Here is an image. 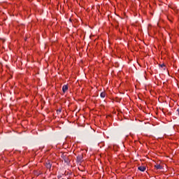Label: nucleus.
Segmentation results:
<instances>
[{
  "label": "nucleus",
  "mask_w": 179,
  "mask_h": 179,
  "mask_svg": "<svg viewBox=\"0 0 179 179\" xmlns=\"http://www.w3.org/2000/svg\"><path fill=\"white\" fill-rule=\"evenodd\" d=\"M61 157L64 161V163H66V164H69V163L71 162V157L68 156L66 152L62 153L61 155Z\"/></svg>",
  "instance_id": "1"
},
{
  "label": "nucleus",
  "mask_w": 179,
  "mask_h": 179,
  "mask_svg": "<svg viewBox=\"0 0 179 179\" xmlns=\"http://www.w3.org/2000/svg\"><path fill=\"white\" fill-rule=\"evenodd\" d=\"M45 166L47 169H48L50 170L51 169V167L52 166V164H51V162L50 161H47L45 164Z\"/></svg>",
  "instance_id": "2"
},
{
  "label": "nucleus",
  "mask_w": 179,
  "mask_h": 179,
  "mask_svg": "<svg viewBox=\"0 0 179 179\" xmlns=\"http://www.w3.org/2000/svg\"><path fill=\"white\" fill-rule=\"evenodd\" d=\"M155 167L157 170H162L163 169V166H162L160 164H155Z\"/></svg>",
  "instance_id": "3"
},
{
  "label": "nucleus",
  "mask_w": 179,
  "mask_h": 179,
  "mask_svg": "<svg viewBox=\"0 0 179 179\" xmlns=\"http://www.w3.org/2000/svg\"><path fill=\"white\" fill-rule=\"evenodd\" d=\"M138 170H140V171H145L146 170V167L145 166H138Z\"/></svg>",
  "instance_id": "4"
},
{
  "label": "nucleus",
  "mask_w": 179,
  "mask_h": 179,
  "mask_svg": "<svg viewBox=\"0 0 179 179\" xmlns=\"http://www.w3.org/2000/svg\"><path fill=\"white\" fill-rule=\"evenodd\" d=\"M66 90H68V85H64L62 87L63 92L65 93V92H66Z\"/></svg>",
  "instance_id": "5"
},
{
  "label": "nucleus",
  "mask_w": 179,
  "mask_h": 179,
  "mask_svg": "<svg viewBox=\"0 0 179 179\" xmlns=\"http://www.w3.org/2000/svg\"><path fill=\"white\" fill-rule=\"evenodd\" d=\"M83 157L82 155H79L77 157L78 162H82Z\"/></svg>",
  "instance_id": "6"
},
{
  "label": "nucleus",
  "mask_w": 179,
  "mask_h": 179,
  "mask_svg": "<svg viewBox=\"0 0 179 179\" xmlns=\"http://www.w3.org/2000/svg\"><path fill=\"white\" fill-rule=\"evenodd\" d=\"M101 97H102L103 99H104V97H106V92H101Z\"/></svg>",
  "instance_id": "7"
},
{
  "label": "nucleus",
  "mask_w": 179,
  "mask_h": 179,
  "mask_svg": "<svg viewBox=\"0 0 179 179\" xmlns=\"http://www.w3.org/2000/svg\"><path fill=\"white\" fill-rule=\"evenodd\" d=\"M161 68H164V69H166V65L164 64H162L160 65Z\"/></svg>",
  "instance_id": "8"
},
{
  "label": "nucleus",
  "mask_w": 179,
  "mask_h": 179,
  "mask_svg": "<svg viewBox=\"0 0 179 179\" xmlns=\"http://www.w3.org/2000/svg\"><path fill=\"white\" fill-rule=\"evenodd\" d=\"M57 178L60 179L61 178V175H58Z\"/></svg>",
  "instance_id": "9"
},
{
  "label": "nucleus",
  "mask_w": 179,
  "mask_h": 179,
  "mask_svg": "<svg viewBox=\"0 0 179 179\" xmlns=\"http://www.w3.org/2000/svg\"><path fill=\"white\" fill-rule=\"evenodd\" d=\"M177 111L179 113V109H177Z\"/></svg>",
  "instance_id": "10"
},
{
  "label": "nucleus",
  "mask_w": 179,
  "mask_h": 179,
  "mask_svg": "<svg viewBox=\"0 0 179 179\" xmlns=\"http://www.w3.org/2000/svg\"><path fill=\"white\" fill-rule=\"evenodd\" d=\"M178 115L179 116V113H178Z\"/></svg>",
  "instance_id": "11"
}]
</instances>
